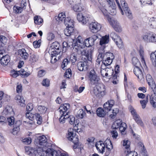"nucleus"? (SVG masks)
Wrapping results in <instances>:
<instances>
[{
    "instance_id": "4",
    "label": "nucleus",
    "mask_w": 156,
    "mask_h": 156,
    "mask_svg": "<svg viewBox=\"0 0 156 156\" xmlns=\"http://www.w3.org/2000/svg\"><path fill=\"white\" fill-rule=\"evenodd\" d=\"M73 130V131H68V133L67 135V138L69 140L72 141L74 144V149H78V150L81 151V147L80 145V144L79 142V139L78 138L75 133L74 132Z\"/></svg>"
},
{
    "instance_id": "13",
    "label": "nucleus",
    "mask_w": 156,
    "mask_h": 156,
    "mask_svg": "<svg viewBox=\"0 0 156 156\" xmlns=\"http://www.w3.org/2000/svg\"><path fill=\"white\" fill-rule=\"evenodd\" d=\"M82 60L83 61L82 62H84L85 64H87L89 66V64L91 62L92 57L91 52L88 51L86 52V53L83 55L82 57Z\"/></svg>"
},
{
    "instance_id": "48",
    "label": "nucleus",
    "mask_w": 156,
    "mask_h": 156,
    "mask_svg": "<svg viewBox=\"0 0 156 156\" xmlns=\"http://www.w3.org/2000/svg\"><path fill=\"white\" fill-rule=\"evenodd\" d=\"M78 48L77 49L76 52L78 55H81L82 56L86 53V51L83 49V48H81L79 46H77Z\"/></svg>"
},
{
    "instance_id": "12",
    "label": "nucleus",
    "mask_w": 156,
    "mask_h": 156,
    "mask_svg": "<svg viewBox=\"0 0 156 156\" xmlns=\"http://www.w3.org/2000/svg\"><path fill=\"white\" fill-rule=\"evenodd\" d=\"M96 86L97 94H94L98 96L99 97H103L105 94V86L102 84H99Z\"/></svg>"
},
{
    "instance_id": "44",
    "label": "nucleus",
    "mask_w": 156,
    "mask_h": 156,
    "mask_svg": "<svg viewBox=\"0 0 156 156\" xmlns=\"http://www.w3.org/2000/svg\"><path fill=\"white\" fill-rule=\"evenodd\" d=\"M97 115L100 117H103L105 115L104 110L101 108H98L96 111Z\"/></svg>"
},
{
    "instance_id": "1",
    "label": "nucleus",
    "mask_w": 156,
    "mask_h": 156,
    "mask_svg": "<svg viewBox=\"0 0 156 156\" xmlns=\"http://www.w3.org/2000/svg\"><path fill=\"white\" fill-rule=\"evenodd\" d=\"M114 104V101L110 100L105 103L103 105L104 109L106 111H107V115H109L110 118L112 119H114L115 117L119 112L118 109L117 108L111 110Z\"/></svg>"
},
{
    "instance_id": "6",
    "label": "nucleus",
    "mask_w": 156,
    "mask_h": 156,
    "mask_svg": "<svg viewBox=\"0 0 156 156\" xmlns=\"http://www.w3.org/2000/svg\"><path fill=\"white\" fill-rule=\"evenodd\" d=\"M88 77L90 81V84L91 85H96L100 80L99 76H97L94 69L91 70L90 72Z\"/></svg>"
},
{
    "instance_id": "14",
    "label": "nucleus",
    "mask_w": 156,
    "mask_h": 156,
    "mask_svg": "<svg viewBox=\"0 0 156 156\" xmlns=\"http://www.w3.org/2000/svg\"><path fill=\"white\" fill-rule=\"evenodd\" d=\"M101 25L97 22H92L90 23V29L91 32L96 33L101 28Z\"/></svg>"
},
{
    "instance_id": "56",
    "label": "nucleus",
    "mask_w": 156,
    "mask_h": 156,
    "mask_svg": "<svg viewBox=\"0 0 156 156\" xmlns=\"http://www.w3.org/2000/svg\"><path fill=\"white\" fill-rule=\"evenodd\" d=\"M69 63V61L68 59H64L62 64V68L64 69V68L67 66Z\"/></svg>"
},
{
    "instance_id": "58",
    "label": "nucleus",
    "mask_w": 156,
    "mask_h": 156,
    "mask_svg": "<svg viewBox=\"0 0 156 156\" xmlns=\"http://www.w3.org/2000/svg\"><path fill=\"white\" fill-rule=\"evenodd\" d=\"M126 125L125 123V125H121L119 128L122 134H124L125 133V131L126 128Z\"/></svg>"
},
{
    "instance_id": "39",
    "label": "nucleus",
    "mask_w": 156,
    "mask_h": 156,
    "mask_svg": "<svg viewBox=\"0 0 156 156\" xmlns=\"http://www.w3.org/2000/svg\"><path fill=\"white\" fill-rule=\"evenodd\" d=\"M121 125H125V123L122 122L121 121L119 122L118 121L115 122L112 124V128L113 129H117L119 128Z\"/></svg>"
},
{
    "instance_id": "64",
    "label": "nucleus",
    "mask_w": 156,
    "mask_h": 156,
    "mask_svg": "<svg viewBox=\"0 0 156 156\" xmlns=\"http://www.w3.org/2000/svg\"><path fill=\"white\" fill-rule=\"evenodd\" d=\"M11 75L13 77H16L19 75V71H16L14 70H13L11 72Z\"/></svg>"
},
{
    "instance_id": "27",
    "label": "nucleus",
    "mask_w": 156,
    "mask_h": 156,
    "mask_svg": "<svg viewBox=\"0 0 156 156\" xmlns=\"http://www.w3.org/2000/svg\"><path fill=\"white\" fill-rule=\"evenodd\" d=\"M15 99L17 101V103H19L20 105L21 106H25V104L24 103L25 100L24 99L23 97L19 95H17L15 97Z\"/></svg>"
},
{
    "instance_id": "26",
    "label": "nucleus",
    "mask_w": 156,
    "mask_h": 156,
    "mask_svg": "<svg viewBox=\"0 0 156 156\" xmlns=\"http://www.w3.org/2000/svg\"><path fill=\"white\" fill-rule=\"evenodd\" d=\"M147 96L151 105L154 108H156V96L148 94Z\"/></svg>"
},
{
    "instance_id": "42",
    "label": "nucleus",
    "mask_w": 156,
    "mask_h": 156,
    "mask_svg": "<svg viewBox=\"0 0 156 156\" xmlns=\"http://www.w3.org/2000/svg\"><path fill=\"white\" fill-rule=\"evenodd\" d=\"M139 54L141 59V61L143 63L146 65V63L144 58V51L143 48L140 47L139 51Z\"/></svg>"
},
{
    "instance_id": "38",
    "label": "nucleus",
    "mask_w": 156,
    "mask_h": 156,
    "mask_svg": "<svg viewBox=\"0 0 156 156\" xmlns=\"http://www.w3.org/2000/svg\"><path fill=\"white\" fill-rule=\"evenodd\" d=\"M150 58L153 64L155 65L156 68V51L151 53Z\"/></svg>"
},
{
    "instance_id": "60",
    "label": "nucleus",
    "mask_w": 156,
    "mask_h": 156,
    "mask_svg": "<svg viewBox=\"0 0 156 156\" xmlns=\"http://www.w3.org/2000/svg\"><path fill=\"white\" fill-rule=\"evenodd\" d=\"M49 82L48 79H45L43 80L42 84L43 86L48 87L49 86Z\"/></svg>"
},
{
    "instance_id": "31",
    "label": "nucleus",
    "mask_w": 156,
    "mask_h": 156,
    "mask_svg": "<svg viewBox=\"0 0 156 156\" xmlns=\"http://www.w3.org/2000/svg\"><path fill=\"white\" fill-rule=\"evenodd\" d=\"M74 30V28L72 27H66L64 30L65 34L66 36H69L73 34Z\"/></svg>"
},
{
    "instance_id": "50",
    "label": "nucleus",
    "mask_w": 156,
    "mask_h": 156,
    "mask_svg": "<svg viewBox=\"0 0 156 156\" xmlns=\"http://www.w3.org/2000/svg\"><path fill=\"white\" fill-rule=\"evenodd\" d=\"M148 101L147 95L145 100L140 101V102L141 105L143 109H144L146 107V105Z\"/></svg>"
},
{
    "instance_id": "7",
    "label": "nucleus",
    "mask_w": 156,
    "mask_h": 156,
    "mask_svg": "<svg viewBox=\"0 0 156 156\" xmlns=\"http://www.w3.org/2000/svg\"><path fill=\"white\" fill-rule=\"evenodd\" d=\"M133 72L141 82H142L144 81L145 73L142 67L140 66L135 67L133 69Z\"/></svg>"
},
{
    "instance_id": "15",
    "label": "nucleus",
    "mask_w": 156,
    "mask_h": 156,
    "mask_svg": "<svg viewBox=\"0 0 156 156\" xmlns=\"http://www.w3.org/2000/svg\"><path fill=\"white\" fill-rule=\"evenodd\" d=\"M7 122L9 126H11L14 125L13 126L15 127H19L21 124V122L20 120L17 121L15 122V118L12 116L7 118Z\"/></svg>"
},
{
    "instance_id": "43",
    "label": "nucleus",
    "mask_w": 156,
    "mask_h": 156,
    "mask_svg": "<svg viewBox=\"0 0 156 156\" xmlns=\"http://www.w3.org/2000/svg\"><path fill=\"white\" fill-rule=\"evenodd\" d=\"M60 44L57 41L55 42L52 44L51 47L52 48L49 49V50L52 49H53V50H55V49L58 50L60 48Z\"/></svg>"
},
{
    "instance_id": "55",
    "label": "nucleus",
    "mask_w": 156,
    "mask_h": 156,
    "mask_svg": "<svg viewBox=\"0 0 156 156\" xmlns=\"http://www.w3.org/2000/svg\"><path fill=\"white\" fill-rule=\"evenodd\" d=\"M138 144L139 147H140L141 148V151H142L143 153L145 154V153L146 152V149H145L143 144L142 142H140L138 143Z\"/></svg>"
},
{
    "instance_id": "47",
    "label": "nucleus",
    "mask_w": 156,
    "mask_h": 156,
    "mask_svg": "<svg viewBox=\"0 0 156 156\" xmlns=\"http://www.w3.org/2000/svg\"><path fill=\"white\" fill-rule=\"evenodd\" d=\"M79 59V56L77 54H73L70 57V59L73 63H75Z\"/></svg>"
},
{
    "instance_id": "62",
    "label": "nucleus",
    "mask_w": 156,
    "mask_h": 156,
    "mask_svg": "<svg viewBox=\"0 0 156 156\" xmlns=\"http://www.w3.org/2000/svg\"><path fill=\"white\" fill-rule=\"evenodd\" d=\"M46 72L44 70H41L38 72L37 76L39 77L44 76Z\"/></svg>"
},
{
    "instance_id": "49",
    "label": "nucleus",
    "mask_w": 156,
    "mask_h": 156,
    "mask_svg": "<svg viewBox=\"0 0 156 156\" xmlns=\"http://www.w3.org/2000/svg\"><path fill=\"white\" fill-rule=\"evenodd\" d=\"M37 109L38 111L41 114L44 113L47 110V108L44 106L40 105L37 107Z\"/></svg>"
},
{
    "instance_id": "35",
    "label": "nucleus",
    "mask_w": 156,
    "mask_h": 156,
    "mask_svg": "<svg viewBox=\"0 0 156 156\" xmlns=\"http://www.w3.org/2000/svg\"><path fill=\"white\" fill-rule=\"evenodd\" d=\"M146 80L149 85L150 86L154 85V82L151 76L149 74H147L146 76Z\"/></svg>"
},
{
    "instance_id": "10",
    "label": "nucleus",
    "mask_w": 156,
    "mask_h": 156,
    "mask_svg": "<svg viewBox=\"0 0 156 156\" xmlns=\"http://www.w3.org/2000/svg\"><path fill=\"white\" fill-rule=\"evenodd\" d=\"M120 2V5L122 9L123 12H124L128 18L132 19V12L129 8L127 3L125 2L124 0H121Z\"/></svg>"
},
{
    "instance_id": "8",
    "label": "nucleus",
    "mask_w": 156,
    "mask_h": 156,
    "mask_svg": "<svg viewBox=\"0 0 156 156\" xmlns=\"http://www.w3.org/2000/svg\"><path fill=\"white\" fill-rule=\"evenodd\" d=\"M144 41L147 42L156 43V34L152 32L146 33L142 36Z\"/></svg>"
},
{
    "instance_id": "63",
    "label": "nucleus",
    "mask_w": 156,
    "mask_h": 156,
    "mask_svg": "<svg viewBox=\"0 0 156 156\" xmlns=\"http://www.w3.org/2000/svg\"><path fill=\"white\" fill-rule=\"evenodd\" d=\"M150 87H151L154 94H149L152 95H153V96L154 95V96H155V95L156 96V85L154 83V85H151Z\"/></svg>"
},
{
    "instance_id": "54",
    "label": "nucleus",
    "mask_w": 156,
    "mask_h": 156,
    "mask_svg": "<svg viewBox=\"0 0 156 156\" xmlns=\"http://www.w3.org/2000/svg\"><path fill=\"white\" fill-rule=\"evenodd\" d=\"M133 63L135 67H139V66L140 65V62L136 58H133L132 59Z\"/></svg>"
},
{
    "instance_id": "40",
    "label": "nucleus",
    "mask_w": 156,
    "mask_h": 156,
    "mask_svg": "<svg viewBox=\"0 0 156 156\" xmlns=\"http://www.w3.org/2000/svg\"><path fill=\"white\" fill-rule=\"evenodd\" d=\"M105 146H106V148L107 150L111 151L113 147L111 140L109 139H107L105 141Z\"/></svg>"
},
{
    "instance_id": "9",
    "label": "nucleus",
    "mask_w": 156,
    "mask_h": 156,
    "mask_svg": "<svg viewBox=\"0 0 156 156\" xmlns=\"http://www.w3.org/2000/svg\"><path fill=\"white\" fill-rule=\"evenodd\" d=\"M26 117L31 120H32L34 119H36L37 121V123L39 125L41 124L42 122L41 116L40 114L38 113H35L33 114L31 113L27 112Z\"/></svg>"
},
{
    "instance_id": "30",
    "label": "nucleus",
    "mask_w": 156,
    "mask_h": 156,
    "mask_svg": "<svg viewBox=\"0 0 156 156\" xmlns=\"http://www.w3.org/2000/svg\"><path fill=\"white\" fill-rule=\"evenodd\" d=\"M70 105L68 103H66L65 104H62L59 108V112L61 114L62 112V111L66 112L70 108Z\"/></svg>"
},
{
    "instance_id": "20",
    "label": "nucleus",
    "mask_w": 156,
    "mask_h": 156,
    "mask_svg": "<svg viewBox=\"0 0 156 156\" xmlns=\"http://www.w3.org/2000/svg\"><path fill=\"white\" fill-rule=\"evenodd\" d=\"M103 66L101 65V75L104 77V76L103 75V74H102V71H106L107 72H106L105 73V76H109V78H111V77H112V74L114 73V71L113 70V69L112 68H108V67L106 68H105V70H104V69H102V67Z\"/></svg>"
},
{
    "instance_id": "37",
    "label": "nucleus",
    "mask_w": 156,
    "mask_h": 156,
    "mask_svg": "<svg viewBox=\"0 0 156 156\" xmlns=\"http://www.w3.org/2000/svg\"><path fill=\"white\" fill-rule=\"evenodd\" d=\"M149 24L152 28H156V18L151 17L149 21Z\"/></svg>"
},
{
    "instance_id": "61",
    "label": "nucleus",
    "mask_w": 156,
    "mask_h": 156,
    "mask_svg": "<svg viewBox=\"0 0 156 156\" xmlns=\"http://www.w3.org/2000/svg\"><path fill=\"white\" fill-rule=\"evenodd\" d=\"M41 41V40H39L38 41H35L33 42V45L35 48H37L40 46Z\"/></svg>"
},
{
    "instance_id": "59",
    "label": "nucleus",
    "mask_w": 156,
    "mask_h": 156,
    "mask_svg": "<svg viewBox=\"0 0 156 156\" xmlns=\"http://www.w3.org/2000/svg\"><path fill=\"white\" fill-rule=\"evenodd\" d=\"M7 40V39L6 37L3 35L0 36V41L4 45L6 43Z\"/></svg>"
},
{
    "instance_id": "22",
    "label": "nucleus",
    "mask_w": 156,
    "mask_h": 156,
    "mask_svg": "<svg viewBox=\"0 0 156 156\" xmlns=\"http://www.w3.org/2000/svg\"><path fill=\"white\" fill-rule=\"evenodd\" d=\"M18 52L23 59L26 60L28 59L29 54L27 52L25 49L23 48L18 50Z\"/></svg>"
},
{
    "instance_id": "3",
    "label": "nucleus",
    "mask_w": 156,
    "mask_h": 156,
    "mask_svg": "<svg viewBox=\"0 0 156 156\" xmlns=\"http://www.w3.org/2000/svg\"><path fill=\"white\" fill-rule=\"evenodd\" d=\"M47 141V139L46 136L44 135H42L37 137L35 139V142L40 146V147L42 148V151L43 149L45 150L48 147L52 146L51 144L48 143Z\"/></svg>"
},
{
    "instance_id": "46",
    "label": "nucleus",
    "mask_w": 156,
    "mask_h": 156,
    "mask_svg": "<svg viewBox=\"0 0 156 156\" xmlns=\"http://www.w3.org/2000/svg\"><path fill=\"white\" fill-rule=\"evenodd\" d=\"M125 153H126V156H138L137 153L135 151H131L130 149L126 150Z\"/></svg>"
},
{
    "instance_id": "16",
    "label": "nucleus",
    "mask_w": 156,
    "mask_h": 156,
    "mask_svg": "<svg viewBox=\"0 0 156 156\" xmlns=\"http://www.w3.org/2000/svg\"><path fill=\"white\" fill-rule=\"evenodd\" d=\"M110 24L116 32H120L122 31V28L119 23L116 20H112L110 22Z\"/></svg>"
},
{
    "instance_id": "52",
    "label": "nucleus",
    "mask_w": 156,
    "mask_h": 156,
    "mask_svg": "<svg viewBox=\"0 0 156 156\" xmlns=\"http://www.w3.org/2000/svg\"><path fill=\"white\" fill-rule=\"evenodd\" d=\"M130 144V142L128 140H125L123 141V145L125 147L126 150L130 149L129 148Z\"/></svg>"
},
{
    "instance_id": "29",
    "label": "nucleus",
    "mask_w": 156,
    "mask_h": 156,
    "mask_svg": "<svg viewBox=\"0 0 156 156\" xmlns=\"http://www.w3.org/2000/svg\"><path fill=\"white\" fill-rule=\"evenodd\" d=\"M73 9L75 12H81L84 9V7L80 2H78L73 6Z\"/></svg>"
},
{
    "instance_id": "41",
    "label": "nucleus",
    "mask_w": 156,
    "mask_h": 156,
    "mask_svg": "<svg viewBox=\"0 0 156 156\" xmlns=\"http://www.w3.org/2000/svg\"><path fill=\"white\" fill-rule=\"evenodd\" d=\"M34 23L37 25H40L43 22V19L40 16H35L34 17Z\"/></svg>"
},
{
    "instance_id": "2",
    "label": "nucleus",
    "mask_w": 156,
    "mask_h": 156,
    "mask_svg": "<svg viewBox=\"0 0 156 156\" xmlns=\"http://www.w3.org/2000/svg\"><path fill=\"white\" fill-rule=\"evenodd\" d=\"M66 16L65 13H60L58 16L55 17V20L57 21H64V23L66 26V27H71L74 28V22L71 20L70 17H67L66 18Z\"/></svg>"
},
{
    "instance_id": "24",
    "label": "nucleus",
    "mask_w": 156,
    "mask_h": 156,
    "mask_svg": "<svg viewBox=\"0 0 156 156\" xmlns=\"http://www.w3.org/2000/svg\"><path fill=\"white\" fill-rule=\"evenodd\" d=\"M26 5L21 3L20 6H14L13 7V10L14 12L20 13L21 12Z\"/></svg>"
},
{
    "instance_id": "25",
    "label": "nucleus",
    "mask_w": 156,
    "mask_h": 156,
    "mask_svg": "<svg viewBox=\"0 0 156 156\" xmlns=\"http://www.w3.org/2000/svg\"><path fill=\"white\" fill-rule=\"evenodd\" d=\"M99 40L100 44L101 46H103L104 47L105 44L108 43L109 42V36L108 35H106L102 37L101 38V37Z\"/></svg>"
},
{
    "instance_id": "57",
    "label": "nucleus",
    "mask_w": 156,
    "mask_h": 156,
    "mask_svg": "<svg viewBox=\"0 0 156 156\" xmlns=\"http://www.w3.org/2000/svg\"><path fill=\"white\" fill-rule=\"evenodd\" d=\"M126 125L125 123V125H121L119 128L122 134H124L125 133V131L126 128Z\"/></svg>"
},
{
    "instance_id": "51",
    "label": "nucleus",
    "mask_w": 156,
    "mask_h": 156,
    "mask_svg": "<svg viewBox=\"0 0 156 156\" xmlns=\"http://www.w3.org/2000/svg\"><path fill=\"white\" fill-rule=\"evenodd\" d=\"M85 113L82 109H80L77 113L76 116L82 119L85 115Z\"/></svg>"
},
{
    "instance_id": "34",
    "label": "nucleus",
    "mask_w": 156,
    "mask_h": 156,
    "mask_svg": "<svg viewBox=\"0 0 156 156\" xmlns=\"http://www.w3.org/2000/svg\"><path fill=\"white\" fill-rule=\"evenodd\" d=\"M38 56L37 54L31 53L29 61L31 63H34L38 61Z\"/></svg>"
},
{
    "instance_id": "45",
    "label": "nucleus",
    "mask_w": 156,
    "mask_h": 156,
    "mask_svg": "<svg viewBox=\"0 0 156 156\" xmlns=\"http://www.w3.org/2000/svg\"><path fill=\"white\" fill-rule=\"evenodd\" d=\"M113 59H110V57H107V59L102 61V63L105 66H108L112 63Z\"/></svg>"
},
{
    "instance_id": "32",
    "label": "nucleus",
    "mask_w": 156,
    "mask_h": 156,
    "mask_svg": "<svg viewBox=\"0 0 156 156\" xmlns=\"http://www.w3.org/2000/svg\"><path fill=\"white\" fill-rule=\"evenodd\" d=\"M113 34H115V33H113L111 34L110 36L112 37V39L115 42L116 44L120 48H122L123 46L121 38L120 37H118V39H117L118 41H115V39L114 38L113 36H112Z\"/></svg>"
},
{
    "instance_id": "18",
    "label": "nucleus",
    "mask_w": 156,
    "mask_h": 156,
    "mask_svg": "<svg viewBox=\"0 0 156 156\" xmlns=\"http://www.w3.org/2000/svg\"><path fill=\"white\" fill-rule=\"evenodd\" d=\"M90 18L88 17H85L81 13H79L77 16V20L83 24H85L88 21Z\"/></svg>"
},
{
    "instance_id": "5",
    "label": "nucleus",
    "mask_w": 156,
    "mask_h": 156,
    "mask_svg": "<svg viewBox=\"0 0 156 156\" xmlns=\"http://www.w3.org/2000/svg\"><path fill=\"white\" fill-rule=\"evenodd\" d=\"M101 36L98 34H94L84 41V47H89L94 45L96 42L98 43L99 41Z\"/></svg>"
},
{
    "instance_id": "11",
    "label": "nucleus",
    "mask_w": 156,
    "mask_h": 156,
    "mask_svg": "<svg viewBox=\"0 0 156 156\" xmlns=\"http://www.w3.org/2000/svg\"><path fill=\"white\" fill-rule=\"evenodd\" d=\"M42 152L46 153L47 156H59L60 154V152L57 151L52 148H49L47 149H42Z\"/></svg>"
},
{
    "instance_id": "23",
    "label": "nucleus",
    "mask_w": 156,
    "mask_h": 156,
    "mask_svg": "<svg viewBox=\"0 0 156 156\" xmlns=\"http://www.w3.org/2000/svg\"><path fill=\"white\" fill-rule=\"evenodd\" d=\"M87 64H85L84 62H79L77 65L78 69L80 71L86 70L88 68V66Z\"/></svg>"
},
{
    "instance_id": "53",
    "label": "nucleus",
    "mask_w": 156,
    "mask_h": 156,
    "mask_svg": "<svg viewBox=\"0 0 156 156\" xmlns=\"http://www.w3.org/2000/svg\"><path fill=\"white\" fill-rule=\"evenodd\" d=\"M68 119V121H69V123L71 125H73L74 126H76V124L75 123V117L73 116H69L68 118H67Z\"/></svg>"
},
{
    "instance_id": "19",
    "label": "nucleus",
    "mask_w": 156,
    "mask_h": 156,
    "mask_svg": "<svg viewBox=\"0 0 156 156\" xmlns=\"http://www.w3.org/2000/svg\"><path fill=\"white\" fill-rule=\"evenodd\" d=\"M53 50V49H52L49 51V52L51 53V62L53 64L55 62L57 61V59L55 57L54 58V60H53V58L55 57H56L57 55L60 54V52L59 51H57L56 50Z\"/></svg>"
},
{
    "instance_id": "17",
    "label": "nucleus",
    "mask_w": 156,
    "mask_h": 156,
    "mask_svg": "<svg viewBox=\"0 0 156 156\" xmlns=\"http://www.w3.org/2000/svg\"><path fill=\"white\" fill-rule=\"evenodd\" d=\"M105 144L101 141L96 143L95 146L97 150L100 153L103 154L105 152Z\"/></svg>"
},
{
    "instance_id": "33",
    "label": "nucleus",
    "mask_w": 156,
    "mask_h": 156,
    "mask_svg": "<svg viewBox=\"0 0 156 156\" xmlns=\"http://www.w3.org/2000/svg\"><path fill=\"white\" fill-rule=\"evenodd\" d=\"M130 110L133 118L136 122L141 118L139 115L137 114L135 110L133 108H131Z\"/></svg>"
},
{
    "instance_id": "21",
    "label": "nucleus",
    "mask_w": 156,
    "mask_h": 156,
    "mask_svg": "<svg viewBox=\"0 0 156 156\" xmlns=\"http://www.w3.org/2000/svg\"><path fill=\"white\" fill-rule=\"evenodd\" d=\"M26 153L31 156H36L37 154V151L34 150L31 147H27L25 148Z\"/></svg>"
},
{
    "instance_id": "36",
    "label": "nucleus",
    "mask_w": 156,
    "mask_h": 156,
    "mask_svg": "<svg viewBox=\"0 0 156 156\" xmlns=\"http://www.w3.org/2000/svg\"><path fill=\"white\" fill-rule=\"evenodd\" d=\"M76 43L77 46H79L81 48H84V42L81 36H79L77 37Z\"/></svg>"
},
{
    "instance_id": "28",
    "label": "nucleus",
    "mask_w": 156,
    "mask_h": 156,
    "mask_svg": "<svg viewBox=\"0 0 156 156\" xmlns=\"http://www.w3.org/2000/svg\"><path fill=\"white\" fill-rule=\"evenodd\" d=\"M62 114L60 116L59 118V121L60 122L62 123H63L65 122V119H67L69 117V112H62Z\"/></svg>"
}]
</instances>
